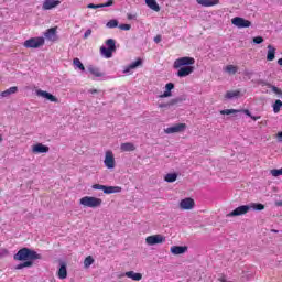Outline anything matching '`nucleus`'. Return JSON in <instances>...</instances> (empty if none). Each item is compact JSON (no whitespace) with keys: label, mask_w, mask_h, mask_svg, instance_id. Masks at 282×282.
I'll list each match as a JSON object with an SVG mask.
<instances>
[{"label":"nucleus","mask_w":282,"mask_h":282,"mask_svg":"<svg viewBox=\"0 0 282 282\" xmlns=\"http://www.w3.org/2000/svg\"><path fill=\"white\" fill-rule=\"evenodd\" d=\"M33 261L34 260H24V262L22 263L23 268H32V265L34 264Z\"/></svg>","instance_id":"obj_40"},{"label":"nucleus","mask_w":282,"mask_h":282,"mask_svg":"<svg viewBox=\"0 0 282 282\" xmlns=\"http://www.w3.org/2000/svg\"><path fill=\"white\" fill-rule=\"evenodd\" d=\"M43 45H45L44 37H31L23 43V46L26 47V50H36L43 47Z\"/></svg>","instance_id":"obj_5"},{"label":"nucleus","mask_w":282,"mask_h":282,"mask_svg":"<svg viewBox=\"0 0 282 282\" xmlns=\"http://www.w3.org/2000/svg\"><path fill=\"white\" fill-rule=\"evenodd\" d=\"M164 181L169 184H173V182H177V173H169L164 176Z\"/></svg>","instance_id":"obj_30"},{"label":"nucleus","mask_w":282,"mask_h":282,"mask_svg":"<svg viewBox=\"0 0 282 282\" xmlns=\"http://www.w3.org/2000/svg\"><path fill=\"white\" fill-rule=\"evenodd\" d=\"M17 91H19V87L12 86L9 89L2 91L0 96L1 98H8V96H12V94H17Z\"/></svg>","instance_id":"obj_24"},{"label":"nucleus","mask_w":282,"mask_h":282,"mask_svg":"<svg viewBox=\"0 0 282 282\" xmlns=\"http://www.w3.org/2000/svg\"><path fill=\"white\" fill-rule=\"evenodd\" d=\"M250 118H251V120H254V122H257V120H260V119H261V117H259V116H258V117H254V116H252V115H251Z\"/></svg>","instance_id":"obj_49"},{"label":"nucleus","mask_w":282,"mask_h":282,"mask_svg":"<svg viewBox=\"0 0 282 282\" xmlns=\"http://www.w3.org/2000/svg\"><path fill=\"white\" fill-rule=\"evenodd\" d=\"M278 140L282 142V131L278 133Z\"/></svg>","instance_id":"obj_51"},{"label":"nucleus","mask_w":282,"mask_h":282,"mask_svg":"<svg viewBox=\"0 0 282 282\" xmlns=\"http://www.w3.org/2000/svg\"><path fill=\"white\" fill-rule=\"evenodd\" d=\"M278 65L282 67V58L278 59Z\"/></svg>","instance_id":"obj_53"},{"label":"nucleus","mask_w":282,"mask_h":282,"mask_svg":"<svg viewBox=\"0 0 282 282\" xmlns=\"http://www.w3.org/2000/svg\"><path fill=\"white\" fill-rule=\"evenodd\" d=\"M250 213V205H241L227 214V217H240V215H246Z\"/></svg>","instance_id":"obj_8"},{"label":"nucleus","mask_w":282,"mask_h":282,"mask_svg":"<svg viewBox=\"0 0 282 282\" xmlns=\"http://www.w3.org/2000/svg\"><path fill=\"white\" fill-rule=\"evenodd\" d=\"M253 43H256V45H261V43H263V37L262 36L253 37Z\"/></svg>","instance_id":"obj_41"},{"label":"nucleus","mask_w":282,"mask_h":282,"mask_svg":"<svg viewBox=\"0 0 282 282\" xmlns=\"http://www.w3.org/2000/svg\"><path fill=\"white\" fill-rule=\"evenodd\" d=\"M175 102H177V100L172 99L171 102H169V104H159V107H160V109H164L166 107H171V105H175Z\"/></svg>","instance_id":"obj_37"},{"label":"nucleus","mask_w":282,"mask_h":282,"mask_svg":"<svg viewBox=\"0 0 282 282\" xmlns=\"http://www.w3.org/2000/svg\"><path fill=\"white\" fill-rule=\"evenodd\" d=\"M44 36L47 41H51L52 43H54L55 41H58V35H56V28H51L46 30V32L44 33Z\"/></svg>","instance_id":"obj_14"},{"label":"nucleus","mask_w":282,"mask_h":282,"mask_svg":"<svg viewBox=\"0 0 282 282\" xmlns=\"http://www.w3.org/2000/svg\"><path fill=\"white\" fill-rule=\"evenodd\" d=\"M14 261H36L42 259V256L30 248L20 249L14 256Z\"/></svg>","instance_id":"obj_2"},{"label":"nucleus","mask_w":282,"mask_h":282,"mask_svg":"<svg viewBox=\"0 0 282 282\" xmlns=\"http://www.w3.org/2000/svg\"><path fill=\"white\" fill-rule=\"evenodd\" d=\"M23 263H20V264H18L17 267H15V270H23Z\"/></svg>","instance_id":"obj_50"},{"label":"nucleus","mask_w":282,"mask_h":282,"mask_svg":"<svg viewBox=\"0 0 282 282\" xmlns=\"http://www.w3.org/2000/svg\"><path fill=\"white\" fill-rule=\"evenodd\" d=\"M181 210H193L195 208V200L193 198H184L180 202Z\"/></svg>","instance_id":"obj_11"},{"label":"nucleus","mask_w":282,"mask_h":282,"mask_svg":"<svg viewBox=\"0 0 282 282\" xmlns=\"http://www.w3.org/2000/svg\"><path fill=\"white\" fill-rule=\"evenodd\" d=\"M110 6H113V0H108L106 3H101V8H110Z\"/></svg>","instance_id":"obj_45"},{"label":"nucleus","mask_w":282,"mask_h":282,"mask_svg":"<svg viewBox=\"0 0 282 282\" xmlns=\"http://www.w3.org/2000/svg\"><path fill=\"white\" fill-rule=\"evenodd\" d=\"M188 250L187 247H182V246H173L171 247V252L172 254H184Z\"/></svg>","instance_id":"obj_26"},{"label":"nucleus","mask_w":282,"mask_h":282,"mask_svg":"<svg viewBox=\"0 0 282 282\" xmlns=\"http://www.w3.org/2000/svg\"><path fill=\"white\" fill-rule=\"evenodd\" d=\"M145 6H148L150 10H153V12H160V4H158L155 0H145Z\"/></svg>","instance_id":"obj_23"},{"label":"nucleus","mask_w":282,"mask_h":282,"mask_svg":"<svg viewBox=\"0 0 282 282\" xmlns=\"http://www.w3.org/2000/svg\"><path fill=\"white\" fill-rule=\"evenodd\" d=\"M50 147L44 145L43 143H36L32 147V153H48Z\"/></svg>","instance_id":"obj_18"},{"label":"nucleus","mask_w":282,"mask_h":282,"mask_svg":"<svg viewBox=\"0 0 282 282\" xmlns=\"http://www.w3.org/2000/svg\"><path fill=\"white\" fill-rule=\"evenodd\" d=\"M164 241H166V237L160 234L148 236L145 238V243L148 246H158V243H164Z\"/></svg>","instance_id":"obj_7"},{"label":"nucleus","mask_w":282,"mask_h":282,"mask_svg":"<svg viewBox=\"0 0 282 282\" xmlns=\"http://www.w3.org/2000/svg\"><path fill=\"white\" fill-rule=\"evenodd\" d=\"M3 141V139L0 137V142H2Z\"/></svg>","instance_id":"obj_56"},{"label":"nucleus","mask_w":282,"mask_h":282,"mask_svg":"<svg viewBox=\"0 0 282 282\" xmlns=\"http://www.w3.org/2000/svg\"><path fill=\"white\" fill-rule=\"evenodd\" d=\"M36 96H41L42 98H45L46 100H50L51 102H58V98H56L54 95L45 91V90H36Z\"/></svg>","instance_id":"obj_15"},{"label":"nucleus","mask_w":282,"mask_h":282,"mask_svg":"<svg viewBox=\"0 0 282 282\" xmlns=\"http://www.w3.org/2000/svg\"><path fill=\"white\" fill-rule=\"evenodd\" d=\"M272 232H279V230L273 229Z\"/></svg>","instance_id":"obj_55"},{"label":"nucleus","mask_w":282,"mask_h":282,"mask_svg":"<svg viewBox=\"0 0 282 282\" xmlns=\"http://www.w3.org/2000/svg\"><path fill=\"white\" fill-rule=\"evenodd\" d=\"M281 108H282L281 99L275 100V102L273 104V113H279V111H281Z\"/></svg>","instance_id":"obj_34"},{"label":"nucleus","mask_w":282,"mask_h":282,"mask_svg":"<svg viewBox=\"0 0 282 282\" xmlns=\"http://www.w3.org/2000/svg\"><path fill=\"white\" fill-rule=\"evenodd\" d=\"M79 204L87 208H98L99 206H102V199L94 196H84L79 199Z\"/></svg>","instance_id":"obj_4"},{"label":"nucleus","mask_w":282,"mask_h":282,"mask_svg":"<svg viewBox=\"0 0 282 282\" xmlns=\"http://www.w3.org/2000/svg\"><path fill=\"white\" fill-rule=\"evenodd\" d=\"M183 131H186V123H176L172 127L164 129V133H166L167 135H171L173 133H182Z\"/></svg>","instance_id":"obj_9"},{"label":"nucleus","mask_w":282,"mask_h":282,"mask_svg":"<svg viewBox=\"0 0 282 282\" xmlns=\"http://www.w3.org/2000/svg\"><path fill=\"white\" fill-rule=\"evenodd\" d=\"M120 149L122 152H131L135 149V145L131 142L121 143Z\"/></svg>","instance_id":"obj_29"},{"label":"nucleus","mask_w":282,"mask_h":282,"mask_svg":"<svg viewBox=\"0 0 282 282\" xmlns=\"http://www.w3.org/2000/svg\"><path fill=\"white\" fill-rule=\"evenodd\" d=\"M88 72L89 74H91L93 76H95V78H102L104 74L102 72H100V68L96 67V66H88Z\"/></svg>","instance_id":"obj_22"},{"label":"nucleus","mask_w":282,"mask_h":282,"mask_svg":"<svg viewBox=\"0 0 282 282\" xmlns=\"http://www.w3.org/2000/svg\"><path fill=\"white\" fill-rule=\"evenodd\" d=\"M198 6H203L204 8H213V6H217L219 0H196Z\"/></svg>","instance_id":"obj_20"},{"label":"nucleus","mask_w":282,"mask_h":282,"mask_svg":"<svg viewBox=\"0 0 282 282\" xmlns=\"http://www.w3.org/2000/svg\"><path fill=\"white\" fill-rule=\"evenodd\" d=\"M87 8L91 9V10H98V8H102V4H94V3H89L87 6Z\"/></svg>","instance_id":"obj_43"},{"label":"nucleus","mask_w":282,"mask_h":282,"mask_svg":"<svg viewBox=\"0 0 282 282\" xmlns=\"http://www.w3.org/2000/svg\"><path fill=\"white\" fill-rule=\"evenodd\" d=\"M249 207H250V210H252V209L253 210H263L265 208V206L261 203H251L249 205Z\"/></svg>","instance_id":"obj_33"},{"label":"nucleus","mask_w":282,"mask_h":282,"mask_svg":"<svg viewBox=\"0 0 282 282\" xmlns=\"http://www.w3.org/2000/svg\"><path fill=\"white\" fill-rule=\"evenodd\" d=\"M113 52H116V40L108 39L106 41V46L100 47V54L104 58H111L113 56Z\"/></svg>","instance_id":"obj_3"},{"label":"nucleus","mask_w":282,"mask_h":282,"mask_svg":"<svg viewBox=\"0 0 282 282\" xmlns=\"http://www.w3.org/2000/svg\"><path fill=\"white\" fill-rule=\"evenodd\" d=\"M271 89H272L273 94H276L278 96H282V90L279 89V87L271 86Z\"/></svg>","instance_id":"obj_42"},{"label":"nucleus","mask_w":282,"mask_h":282,"mask_svg":"<svg viewBox=\"0 0 282 282\" xmlns=\"http://www.w3.org/2000/svg\"><path fill=\"white\" fill-rule=\"evenodd\" d=\"M127 18L129 19V21H135V19H138V15L128 13Z\"/></svg>","instance_id":"obj_46"},{"label":"nucleus","mask_w":282,"mask_h":282,"mask_svg":"<svg viewBox=\"0 0 282 282\" xmlns=\"http://www.w3.org/2000/svg\"><path fill=\"white\" fill-rule=\"evenodd\" d=\"M271 175H272L273 177H279V175H282V167L279 169V170H276V169L271 170Z\"/></svg>","instance_id":"obj_38"},{"label":"nucleus","mask_w":282,"mask_h":282,"mask_svg":"<svg viewBox=\"0 0 282 282\" xmlns=\"http://www.w3.org/2000/svg\"><path fill=\"white\" fill-rule=\"evenodd\" d=\"M105 195H113L115 193H122V187L120 186H107L105 188Z\"/></svg>","instance_id":"obj_21"},{"label":"nucleus","mask_w":282,"mask_h":282,"mask_svg":"<svg viewBox=\"0 0 282 282\" xmlns=\"http://www.w3.org/2000/svg\"><path fill=\"white\" fill-rule=\"evenodd\" d=\"M119 30H123L127 32V31L131 30V26H130V24H120Z\"/></svg>","instance_id":"obj_44"},{"label":"nucleus","mask_w":282,"mask_h":282,"mask_svg":"<svg viewBox=\"0 0 282 282\" xmlns=\"http://www.w3.org/2000/svg\"><path fill=\"white\" fill-rule=\"evenodd\" d=\"M276 56V48L272 45H268L267 61H274Z\"/></svg>","instance_id":"obj_25"},{"label":"nucleus","mask_w":282,"mask_h":282,"mask_svg":"<svg viewBox=\"0 0 282 282\" xmlns=\"http://www.w3.org/2000/svg\"><path fill=\"white\" fill-rule=\"evenodd\" d=\"M140 65H142V59H137L135 62H132L130 65L123 68V74H126L127 76H129V74H133V69L140 67Z\"/></svg>","instance_id":"obj_13"},{"label":"nucleus","mask_w":282,"mask_h":282,"mask_svg":"<svg viewBox=\"0 0 282 282\" xmlns=\"http://www.w3.org/2000/svg\"><path fill=\"white\" fill-rule=\"evenodd\" d=\"M276 206H282V200L278 202Z\"/></svg>","instance_id":"obj_54"},{"label":"nucleus","mask_w":282,"mask_h":282,"mask_svg":"<svg viewBox=\"0 0 282 282\" xmlns=\"http://www.w3.org/2000/svg\"><path fill=\"white\" fill-rule=\"evenodd\" d=\"M106 26L109 28L110 30H113V28H118V20L108 21Z\"/></svg>","instance_id":"obj_36"},{"label":"nucleus","mask_w":282,"mask_h":282,"mask_svg":"<svg viewBox=\"0 0 282 282\" xmlns=\"http://www.w3.org/2000/svg\"><path fill=\"white\" fill-rule=\"evenodd\" d=\"M98 90H96V89H90L89 90V94H96Z\"/></svg>","instance_id":"obj_52"},{"label":"nucleus","mask_w":282,"mask_h":282,"mask_svg":"<svg viewBox=\"0 0 282 282\" xmlns=\"http://www.w3.org/2000/svg\"><path fill=\"white\" fill-rule=\"evenodd\" d=\"M162 41V36L161 35H156L154 37V43H160Z\"/></svg>","instance_id":"obj_48"},{"label":"nucleus","mask_w":282,"mask_h":282,"mask_svg":"<svg viewBox=\"0 0 282 282\" xmlns=\"http://www.w3.org/2000/svg\"><path fill=\"white\" fill-rule=\"evenodd\" d=\"M104 165L106 169H116V155H113V151L108 150L105 152Z\"/></svg>","instance_id":"obj_6"},{"label":"nucleus","mask_w":282,"mask_h":282,"mask_svg":"<svg viewBox=\"0 0 282 282\" xmlns=\"http://www.w3.org/2000/svg\"><path fill=\"white\" fill-rule=\"evenodd\" d=\"M195 58L193 57H181L174 61L173 67L174 69H178L176 73V76L178 78H186L187 76H191L193 72H195Z\"/></svg>","instance_id":"obj_1"},{"label":"nucleus","mask_w":282,"mask_h":282,"mask_svg":"<svg viewBox=\"0 0 282 282\" xmlns=\"http://www.w3.org/2000/svg\"><path fill=\"white\" fill-rule=\"evenodd\" d=\"M57 276L62 280L67 279V265L65 263L61 264Z\"/></svg>","instance_id":"obj_28"},{"label":"nucleus","mask_w":282,"mask_h":282,"mask_svg":"<svg viewBox=\"0 0 282 282\" xmlns=\"http://www.w3.org/2000/svg\"><path fill=\"white\" fill-rule=\"evenodd\" d=\"M173 89H175V84L173 83H167L165 85V90L162 95L159 96V98H171L173 96Z\"/></svg>","instance_id":"obj_16"},{"label":"nucleus","mask_w":282,"mask_h":282,"mask_svg":"<svg viewBox=\"0 0 282 282\" xmlns=\"http://www.w3.org/2000/svg\"><path fill=\"white\" fill-rule=\"evenodd\" d=\"M238 70H239V68L235 65H227L224 68V72H227V74H237Z\"/></svg>","instance_id":"obj_32"},{"label":"nucleus","mask_w":282,"mask_h":282,"mask_svg":"<svg viewBox=\"0 0 282 282\" xmlns=\"http://www.w3.org/2000/svg\"><path fill=\"white\" fill-rule=\"evenodd\" d=\"M231 23L232 25H235L236 28H250V25H252V22H250V20H246L241 17H236L234 19H231Z\"/></svg>","instance_id":"obj_10"},{"label":"nucleus","mask_w":282,"mask_h":282,"mask_svg":"<svg viewBox=\"0 0 282 282\" xmlns=\"http://www.w3.org/2000/svg\"><path fill=\"white\" fill-rule=\"evenodd\" d=\"M91 188H93L94 191H104V193H105L106 185L94 184V185L91 186Z\"/></svg>","instance_id":"obj_39"},{"label":"nucleus","mask_w":282,"mask_h":282,"mask_svg":"<svg viewBox=\"0 0 282 282\" xmlns=\"http://www.w3.org/2000/svg\"><path fill=\"white\" fill-rule=\"evenodd\" d=\"M120 276H127L128 279H131L132 281H142V273H135L134 271H128Z\"/></svg>","instance_id":"obj_19"},{"label":"nucleus","mask_w":282,"mask_h":282,"mask_svg":"<svg viewBox=\"0 0 282 282\" xmlns=\"http://www.w3.org/2000/svg\"><path fill=\"white\" fill-rule=\"evenodd\" d=\"M73 65L77 68L80 69V72H85V65H83V62L78 57H75L73 59Z\"/></svg>","instance_id":"obj_31"},{"label":"nucleus","mask_w":282,"mask_h":282,"mask_svg":"<svg viewBox=\"0 0 282 282\" xmlns=\"http://www.w3.org/2000/svg\"><path fill=\"white\" fill-rule=\"evenodd\" d=\"M241 111L242 110H237V109H225V110H221L220 113L221 116H230L232 113H241ZM243 113H246V116H248L249 118L252 117V113L248 109L243 110Z\"/></svg>","instance_id":"obj_17"},{"label":"nucleus","mask_w":282,"mask_h":282,"mask_svg":"<svg viewBox=\"0 0 282 282\" xmlns=\"http://www.w3.org/2000/svg\"><path fill=\"white\" fill-rule=\"evenodd\" d=\"M239 96H241V90H229L226 93L225 98L232 100V98H239Z\"/></svg>","instance_id":"obj_27"},{"label":"nucleus","mask_w":282,"mask_h":282,"mask_svg":"<svg viewBox=\"0 0 282 282\" xmlns=\"http://www.w3.org/2000/svg\"><path fill=\"white\" fill-rule=\"evenodd\" d=\"M89 36H91V29L86 30L84 33V39H89Z\"/></svg>","instance_id":"obj_47"},{"label":"nucleus","mask_w":282,"mask_h":282,"mask_svg":"<svg viewBox=\"0 0 282 282\" xmlns=\"http://www.w3.org/2000/svg\"><path fill=\"white\" fill-rule=\"evenodd\" d=\"M91 265H94V258L88 256L84 260V268H91Z\"/></svg>","instance_id":"obj_35"},{"label":"nucleus","mask_w":282,"mask_h":282,"mask_svg":"<svg viewBox=\"0 0 282 282\" xmlns=\"http://www.w3.org/2000/svg\"><path fill=\"white\" fill-rule=\"evenodd\" d=\"M57 6H61V0H44L42 10H54Z\"/></svg>","instance_id":"obj_12"}]
</instances>
